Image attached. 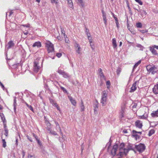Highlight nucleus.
Wrapping results in <instances>:
<instances>
[{"mask_svg": "<svg viewBox=\"0 0 158 158\" xmlns=\"http://www.w3.org/2000/svg\"><path fill=\"white\" fill-rule=\"evenodd\" d=\"M125 145L123 143H122L119 145V153L117 155V156L123 157L124 155H127V150L124 148Z\"/></svg>", "mask_w": 158, "mask_h": 158, "instance_id": "obj_1", "label": "nucleus"}, {"mask_svg": "<svg viewBox=\"0 0 158 158\" xmlns=\"http://www.w3.org/2000/svg\"><path fill=\"white\" fill-rule=\"evenodd\" d=\"M110 145L111 143H110V145L108 148L107 150L108 152H110L111 155L113 157L115 155L118 154H117V152L118 150V147L117 144H115L113 146L112 149H110Z\"/></svg>", "mask_w": 158, "mask_h": 158, "instance_id": "obj_2", "label": "nucleus"}, {"mask_svg": "<svg viewBox=\"0 0 158 158\" xmlns=\"http://www.w3.org/2000/svg\"><path fill=\"white\" fill-rule=\"evenodd\" d=\"M146 69L148 72L151 73L152 74H154L158 71L157 67L155 65L153 66L151 65H148L146 67Z\"/></svg>", "mask_w": 158, "mask_h": 158, "instance_id": "obj_3", "label": "nucleus"}, {"mask_svg": "<svg viewBox=\"0 0 158 158\" xmlns=\"http://www.w3.org/2000/svg\"><path fill=\"white\" fill-rule=\"evenodd\" d=\"M135 149L139 153H142L143 152L145 149V146L144 144L140 143L138 145H135Z\"/></svg>", "mask_w": 158, "mask_h": 158, "instance_id": "obj_4", "label": "nucleus"}, {"mask_svg": "<svg viewBox=\"0 0 158 158\" xmlns=\"http://www.w3.org/2000/svg\"><path fill=\"white\" fill-rule=\"evenodd\" d=\"M137 133L139 134L140 135L142 134V132L137 131L135 130H133L132 131V136L135 138L136 140H139L140 139V136L139 135L137 134Z\"/></svg>", "mask_w": 158, "mask_h": 158, "instance_id": "obj_5", "label": "nucleus"}, {"mask_svg": "<svg viewBox=\"0 0 158 158\" xmlns=\"http://www.w3.org/2000/svg\"><path fill=\"white\" fill-rule=\"evenodd\" d=\"M46 46L47 48L48 52H54V48L53 44L49 41L47 42Z\"/></svg>", "mask_w": 158, "mask_h": 158, "instance_id": "obj_6", "label": "nucleus"}, {"mask_svg": "<svg viewBox=\"0 0 158 158\" xmlns=\"http://www.w3.org/2000/svg\"><path fill=\"white\" fill-rule=\"evenodd\" d=\"M135 145L132 144L128 143V145L127 146V148H126V149L127 150V153L130 150H134L135 148Z\"/></svg>", "mask_w": 158, "mask_h": 158, "instance_id": "obj_7", "label": "nucleus"}, {"mask_svg": "<svg viewBox=\"0 0 158 158\" xmlns=\"http://www.w3.org/2000/svg\"><path fill=\"white\" fill-rule=\"evenodd\" d=\"M40 67L38 66V63L36 61L34 62V72L37 73L40 69Z\"/></svg>", "mask_w": 158, "mask_h": 158, "instance_id": "obj_8", "label": "nucleus"}, {"mask_svg": "<svg viewBox=\"0 0 158 158\" xmlns=\"http://www.w3.org/2000/svg\"><path fill=\"white\" fill-rule=\"evenodd\" d=\"M125 109V107L124 105L122 106L121 107V110L120 113V117L122 118L124 117Z\"/></svg>", "mask_w": 158, "mask_h": 158, "instance_id": "obj_9", "label": "nucleus"}, {"mask_svg": "<svg viewBox=\"0 0 158 158\" xmlns=\"http://www.w3.org/2000/svg\"><path fill=\"white\" fill-rule=\"evenodd\" d=\"M81 102L79 103V108L81 112L84 111L85 110V106L82 99H81Z\"/></svg>", "mask_w": 158, "mask_h": 158, "instance_id": "obj_10", "label": "nucleus"}, {"mask_svg": "<svg viewBox=\"0 0 158 158\" xmlns=\"http://www.w3.org/2000/svg\"><path fill=\"white\" fill-rule=\"evenodd\" d=\"M138 83V81H135L133 84L132 86L130 91V92H133L137 88V84Z\"/></svg>", "mask_w": 158, "mask_h": 158, "instance_id": "obj_11", "label": "nucleus"}, {"mask_svg": "<svg viewBox=\"0 0 158 158\" xmlns=\"http://www.w3.org/2000/svg\"><path fill=\"white\" fill-rule=\"evenodd\" d=\"M75 46L76 47L75 50L77 53L79 54H81V48L79 44L76 43V45H75Z\"/></svg>", "mask_w": 158, "mask_h": 158, "instance_id": "obj_12", "label": "nucleus"}, {"mask_svg": "<svg viewBox=\"0 0 158 158\" xmlns=\"http://www.w3.org/2000/svg\"><path fill=\"white\" fill-rule=\"evenodd\" d=\"M102 17L103 19L104 23L106 26L107 25V21L106 19V14L104 12L103 10L102 11Z\"/></svg>", "mask_w": 158, "mask_h": 158, "instance_id": "obj_13", "label": "nucleus"}, {"mask_svg": "<svg viewBox=\"0 0 158 158\" xmlns=\"http://www.w3.org/2000/svg\"><path fill=\"white\" fill-rule=\"evenodd\" d=\"M15 45L14 42L12 41H10L8 43V44L6 46V48L7 49H10L12 47H13Z\"/></svg>", "mask_w": 158, "mask_h": 158, "instance_id": "obj_14", "label": "nucleus"}, {"mask_svg": "<svg viewBox=\"0 0 158 158\" xmlns=\"http://www.w3.org/2000/svg\"><path fill=\"white\" fill-rule=\"evenodd\" d=\"M135 124L136 127L139 128H141L143 126L142 123L139 120H137L136 121L135 123Z\"/></svg>", "mask_w": 158, "mask_h": 158, "instance_id": "obj_15", "label": "nucleus"}, {"mask_svg": "<svg viewBox=\"0 0 158 158\" xmlns=\"http://www.w3.org/2000/svg\"><path fill=\"white\" fill-rule=\"evenodd\" d=\"M68 98L71 103L73 106H75L77 104V102L75 100L73 99V98L71 96H68Z\"/></svg>", "mask_w": 158, "mask_h": 158, "instance_id": "obj_16", "label": "nucleus"}, {"mask_svg": "<svg viewBox=\"0 0 158 158\" xmlns=\"http://www.w3.org/2000/svg\"><path fill=\"white\" fill-rule=\"evenodd\" d=\"M55 124L56 125V130L57 131H59L60 132L61 134H62V133L61 131V129H60V126L59 124L57 122H55Z\"/></svg>", "mask_w": 158, "mask_h": 158, "instance_id": "obj_17", "label": "nucleus"}, {"mask_svg": "<svg viewBox=\"0 0 158 158\" xmlns=\"http://www.w3.org/2000/svg\"><path fill=\"white\" fill-rule=\"evenodd\" d=\"M153 91L155 94H158V84L154 86L153 88Z\"/></svg>", "mask_w": 158, "mask_h": 158, "instance_id": "obj_18", "label": "nucleus"}, {"mask_svg": "<svg viewBox=\"0 0 158 158\" xmlns=\"http://www.w3.org/2000/svg\"><path fill=\"white\" fill-rule=\"evenodd\" d=\"M77 3L80 6L83 7L84 6L85 4L83 0H77Z\"/></svg>", "mask_w": 158, "mask_h": 158, "instance_id": "obj_19", "label": "nucleus"}, {"mask_svg": "<svg viewBox=\"0 0 158 158\" xmlns=\"http://www.w3.org/2000/svg\"><path fill=\"white\" fill-rule=\"evenodd\" d=\"M55 53L54 52H48V56L52 58V59H54V58Z\"/></svg>", "mask_w": 158, "mask_h": 158, "instance_id": "obj_20", "label": "nucleus"}, {"mask_svg": "<svg viewBox=\"0 0 158 158\" xmlns=\"http://www.w3.org/2000/svg\"><path fill=\"white\" fill-rule=\"evenodd\" d=\"M41 46V44L40 42L39 41L36 42L33 45L32 47H37L38 48L40 47Z\"/></svg>", "mask_w": 158, "mask_h": 158, "instance_id": "obj_21", "label": "nucleus"}, {"mask_svg": "<svg viewBox=\"0 0 158 158\" xmlns=\"http://www.w3.org/2000/svg\"><path fill=\"white\" fill-rule=\"evenodd\" d=\"M150 51L154 55H158V54L157 53L156 50L154 49L153 47H150Z\"/></svg>", "mask_w": 158, "mask_h": 158, "instance_id": "obj_22", "label": "nucleus"}, {"mask_svg": "<svg viewBox=\"0 0 158 158\" xmlns=\"http://www.w3.org/2000/svg\"><path fill=\"white\" fill-rule=\"evenodd\" d=\"M151 115L152 117H158V109L156 111L152 113L151 114Z\"/></svg>", "mask_w": 158, "mask_h": 158, "instance_id": "obj_23", "label": "nucleus"}, {"mask_svg": "<svg viewBox=\"0 0 158 158\" xmlns=\"http://www.w3.org/2000/svg\"><path fill=\"white\" fill-rule=\"evenodd\" d=\"M112 43L113 47L114 48H115L117 47L116 40L115 38H113L112 40Z\"/></svg>", "mask_w": 158, "mask_h": 158, "instance_id": "obj_24", "label": "nucleus"}, {"mask_svg": "<svg viewBox=\"0 0 158 158\" xmlns=\"http://www.w3.org/2000/svg\"><path fill=\"white\" fill-rule=\"evenodd\" d=\"M0 116L3 122H6V120L5 117L3 113H0Z\"/></svg>", "mask_w": 158, "mask_h": 158, "instance_id": "obj_25", "label": "nucleus"}, {"mask_svg": "<svg viewBox=\"0 0 158 158\" xmlns=\"http://www.w3.org/2000/svg\"><path fill=\"white\" fill-rule=\"evenodd\" d=\"M141 61L139 60L137 63H136L134 65L133 68V70L134 71L135 68L137 67V66L141 63Z\"/></svg>", "mask_w": 158, "mask_h": 158, "instance_id": "obj_26", "label": "nucleus"}, {"mask_svg": "<svg viewBox=\"0 0 158 158\" xmlns=\"http://www.w3.org/2000/svg\"><path fill=\"white\" fill-rule=\"evenodd\" d=\"M107 98L102 97L101 100V103L103 104H105L106 102Z\"/></svg>", "mask_w": 158, "mask_h": 158, "instance_id": "obj_27", "label": "nucleus"}, {"mask_svg": "<svg viewBox=\"0 0 158 158\" xmlns=\"http://www.w3.org/2000/svg\"><path fill=\"white\" fill-rule=\"evenodd\" d=\"M99 73L101 77H104L103 73L102 72V69H99L98 70Z\"/></svg>", "mask_w": 158, "mask_h": 158, "instance_id": "obj_28", "label": "nucleus"}, {"mask_svg": "<svg viewBox=\"0 0 158 158\" xmlns=\"http://www.w3.org/2000/svg\"><path fill=\"white\" fill-rule=\"evenodd\" d=\"M49 101L52 104V105L53 106H55V104H57L56 102L52 99L50 98H49Z\"/></svg>", "mask_w": 158, "mask_h": 158, "instance_id": "obj_29", "label": "nucleus"}, {"mask_svg": "<svg viewBox=\"0 0 158 158\" xmlns=\"http://www.w3.org/2000/svg\"><path fill=\"white\" fill-rule=\"evenodd\" d=\"M36 140L40 148H42V147H43V145H42L41 141H40L39 139H36Z\"/></svg>", "mask_w": 158, "mask_h": 158, "instance_id": "obj_30", "label": "nucleus"}, {"mask_svg": "<svg viewBox=\"0 0 158 158\" xmlns=\"http://www.w3.org/2000/svg\"><path fill=\"white\" fill-rule=\"evenodd\" d=\"M155 133V131L154 129H152L150 130L148 133V135L150 136Z\"/></svg>", "mask_w": 158, "mask_h": 158, "instance_id": "obj_31", "label": "nucleus"}, {"mask_svg": "<svg viewBox=\"0 0 158 158\" xmlns=\"http://www.w3.org/2000/svg\"><path fill=\"white\" fill-rule=\"evenodd\" d=\"M136 46L140 48V50H143V49L144 48V47L143 46L139 44H137Z\"/></svg>", "mask_w": 158, "mask_h": 158, "instance_id": "obj_32", "label": "nucleus"}, {"mask_svg": "<svg viewBox=\"0 0 158 158\" xmlns=\"http://www.w3.org/2000/svg\"><path fill=\"white\" fill-rule=\"evenodd\" d=\"M25 103L26 104L27 106L32 111H33V107L31 106L30 105H29L27 102H25Z\"/></svg>", "mask_w": 158, "mask_h": 158, "instance_id": "obj_33", "label": "nucleus"}, {"mask_svg": "<svg viewBox=\"0 0 158 158\" xmlns=\"http://www.w3.org/2000/svg\"><path fill=\"white\" fill-rule=\"evenodd\" d=\"M68 3L69 5V6L71 8H73V3H72V0H71V2H69V1H68Z\"/></svg>", "mask_w": 158, "mask_h": 158, "instance_id": "obj_34", "label": "nucleus"}, {"mask_svg": "<svg viewBox=\"0 0 158 158\" xmlns=\"http://www.w3.org/2000/svg\"><path fill=\"white\" fill-rule=\"evenodd\" d=\"M60 29H61V33L62 34H63L64 36V37H65V36L67 37V35H66L65 34V31H64V28H62V27H60Z\"/></svg>", "mask_w": 158, "mask_h": 158, "instance_id": "obj_35", "label": "nucleus"}, {"mask_svg": "<svg viewBox=\"0 0 158 158\" xmlns=\"http://www.w3.org/2000/svg\"><path fill=\"white\" fill-rule=\"evenodd\" d=\"M2 142L3 143L2 146L4 148H5L6 146V142L5 139H2Z\"/></svg>", "mask_w": 158, "mask_h": 158, "instance_id": "obj_36", "label": "nucleus"}, {"mask_svg": "<svg viewBox=\"0 0 158 158\" xmlns=\"http://www.w3.org/2000/svg\"><path fill=\"white\" fill-rule=\"evenodd\" d=\"M62 75L63 76V77L65 78H67L69 77V76L68 74L66 73H65V72H64L62 74Z\"/></svg>", "mask_w": 158, "mask_h": 158, "instance_id": "obj_37", "label": "nucleus"}, {"mask_svg": "<svg viewBox=\"0 0 158 158\" xmlns=\"http://www.w3.org/2000/svg\"><path fill=\"white\" fill-rule=\"evenodd\" d=\"M107 94L105 91H104L102 93V97L107 98Z\"/></svg>", "mask_w": 158, "mask_h": 158, "instance_id": "obj_38", "label": "nucleus"}, {"mask_svg": "<svg viewBox=\"0 0 158 158\" xmlns=\"http://www.w3.org/2000/svg\"><path fill=\"white\" fill-rule=\"evenodd\" d=\"M136 26L137 27L140 28L142 27V25L140 23H136Z\"/></svg>", "mask_w": 158, "mask_h": 158, "instance_id": "obj_39", "label": "nucleus"}, {"mask_svg": "<svg viewBox=\"0 0 158 158\" xmlns=\"http://www.w3.org/2000/svg\"><path fill=\"white\" fill-rule=\"evenodd\" d=\"M110 83L109 81H108L106 82V85L107 88H109L110 86Z\"/></svg>", "mask_w": 158, "mask_h": 158, "instance_id": "obj_40", "label": "nucleus"}, {"mask_svg": "<svg viewBox=\"0 0 158 158\" xmlns=\"http://www.w3.org/2000/svg\"><path fill=\"white\" fill-rule=\"evenodd\" d=\"M88 37V39L89 40V42L90 43V44H91V43H92V41L91 40L89 39V38L90 37V34L89 33H86Z\"/></svg>", "mask_w": 158, "mask_h": 158, "instance_id": "obj_41", "label": "nucleus"}, {"mask_svg": "<svg viewBox=\"0 0 158 158\" xmlns=\"http://www.w3.org/2000/svg\"><path fill=\"white\" fill-rule=\"evenodd\" d=\"M61 89L63 90V92L64 93H67V91L66 89L64 87L61 86L60 87Z\"/></svg>", "mask_w": 158, "mask_h": 158, "instance_id": "obj_42", "label": "nucleus"}, {"mask_svg": "<svg viewBox=\"0 0 158 158\" xmlns=\"http://www.w3.org/2000/svg\"><path fill=\"white\" fill-rule=\"evenodd\" d=\"M4 131H5L4 135L6 137H7L8 133V129L4 130Z\"/></svg>", "mask_w": 158, "mask_h": 158, "instance_id": "obj_43", "label": "nucleus"}, {"mask_svg": "<svg viewBox=\"0 0 158 158\" xmlns=\"http://www.w3.org/2000/svg\"><path fill=\"white\" fill-rule=\"evenodd\" d=\"M121 71V68L120 67L118 68L117 70V73L118 75L119 74Z\"/></svg>", "mask_w": 158, "mask_h": 158, "instance_id": "obj_44", "label": "nucleus"}, {"mask_svg": "<svg viewBox=\"0 0 158 158\" xmlns=\"http://www.w3.org/2000/svg\"><path fill=\"white\" fill-rule=\"evenodd\" d=\"M55 106H54L56 107L58 110L59 111H60V107L57 104H55Z\"/></svg>", "mask_w": 158, "mask_h": 158, "instance_id": "obj_45", "label": "nucleus"}, {"mask_svg": "<svg viewBox=\"0 0 158 158\" xmlns=\"http://www.w3.org/2000/svg\"><path fill=\"white\" fill-rule=\"evenodd\" d=\"M64 71L58 69V72L60 74L62 75Z\"/></svg>", "mask_w": 158, "mask_h": 158, "instance_id": "obj_46", "label": "nucleus"}, {"mask_svg": "<svg viewBox=\"0 0 158 158\" xmlns=\"http://www.w3.org/2000/svg\"><path fill=\"white\" fill-rule=\"evenodd\" d=\"M135 1L138 3L140 5H143V2L140 0H135Z\"/></svg>", "mask_w": 158, "mask_h": 158, "instance_id": "obj_47", "label": "nucleus"}, {"mask_svg": "<svg viewBox=\"0 0 158 158\" xmlns=\"http://www.w3.org/2000/svg\"><path fill=\"white\" fill-rule=\"evenodd\" d=\"M58 0H51V2L52 3H54L56 4L58 3Z\"/></svg>", "mask_w": 158, "mask_h": 158, "instance_id": "obj_48", "label": "nucleus"}, {"mask_svg": "<svg viewBox=\"0 0 158 158\" xmlns=\"http://www.w3.org/2000/svg\"><path fill=\"white\" fill-rule=\"evenodd\" d=\"M3 125H4V129H8L7 127V126L6 125V122H3Z\"/></svg>", "mask_w": 158, "mask_h": 158, "instance_id": "obj_49", "label": "nucleus"}, {"mask_svg": "<svg viewBox=\"0 0 158 158\" xmlns=\"http://www.w3.org/2000/svg\"><path fill=\"white\" fill-rule=\"evenodd\" d=\"M115 23L116 24V26L118 28L119 27V23L118 22V20L116 19V20L115 21Z\"/></svg>", "mask_w": 158, "mask_h": 158, "instance_id": "obj_50", "label": "nucleus"}, {"mask_svg": "<svg viewBox=\"0 0 158 158\" xmlns=\"http://www.w3.org/2000/svg\"><path fill=\"white\" fill-rule=\"evenodd\" d=\"M56 56L58 58H60L62 56V54L61 53H57L56 54Z\"/></svg>", "mask_w": 158, "mask_h": 158, "instance_id": "obj_51", "label": "nucleus"}, {"mask_svg": "<svg viewBox=\"0 0 158 158\" xmlns=\"http://www.w3.org/2000/svg\"><path fill=\"white\" fill-rule=\"evenodd\" d=\"M141 33H144L145 32H148V30H139Z\"/></svg>", "mask_w": 158, "mask_h": 158, "instance_id": "obj_52", "label": "nucleus"}, {"mask_svg": "<svg viewBox=\"0 0 158 158\" xmlns=\"http://www.w3.org/2000/svg\"><path fill=\"white\" fill-rule=\"evenodd\" d=\"M50 133L51 134H52L54 135H57V133L55 131H50Z\"/></svg>", "mask_w": 158, "mask_h": 158, "instance_id": "obj_53", "label": "nucleus"}, {"mask_svg": "<svg viewBox=\"0 0 158 158\" xmlns=\"http://www.w3.org/2000/svg\"><path fill=\"white\" fill-rule=\"evenodd\" d=\"M28 158H35V156L34 155L28 154Z\"/></svg>", "mask_w": 158, "mask_h": 158, "instance_id": "obj_54", "label": "nucleus"}, {"mask_svg": "<svg viewBox=\"0 0 158 158\" xmlns=\"http://www.w3.org/2000/svg\"><path fill=\"white\" fill-rule=\"evenodd\" d=\"M44 86L46 89H48V90L49 89L48 88V86L47 84L45 83L44 84Z\"/></svg>", "mask_w": 158, "mask_h": 158, "instance_id": "obj_55", "label": "nucleus"}, {"mask_svg": "<svg viewBox=\"0 0 158 158\" xmlns=\"http://www.w3.org/2000/svg\"><path fill=\"white\" fill-rule=\"evenodd\" d=\"M111 14L113 16V17L114 18L115 21L116 20V19L118 20L117 18L115 17V15L112 12Z\"/></svg>", "mask_w": 158, "mask_h": 158, "instance_id": "obj_56", "label": "nucleus"}, {"mask_svg": "<svg viewBox=\"0 0 158 158\" xmlns=\"http://www.w3.org/2000/svg\"><path fill=\"white\" fill-rule=\"evenodd\" d=\"M16 102H14V111H15V110L16 109Z\"/></svg>", "mask_w": 158, "mask_h": 158, "instance_id": "obj_57", "label": "nucleus"}, {"mask_svg": "<svg viewBox=\"0 0 158 158\" xmlns=\"http://www.w3.org/2000/svg\"><path fill=\"white\" fill-rule=\"evenodd\" d=\"M27 139H29L30 141H31V142H32V140L31 139V137H30V136H28V135H27Z\"/></svg>", "mask_w": 158, "mask_h": 158, "instance_id": "obj_58", "label": "nucleus"}, {"mask_svg": "<svg viewBox=\"0 0 158 158\" xmlns=\"http://www.w3.org/2000/svg\"><path fill=\"white\" fill-rule=\"evenodd\" d=\"M16 143H15V144L16 145H17L18 144V137H16Z\"/></svg>", "mask_w": 158, "mask_h": 158, "instance_id": "obj_59", "label": "nucleus"}, {"mask_svg": "<svg viewBox=\"0 0 158 158\" xmlns=\"http://www.w3.org/2000/svg\"><path fill=\"white\" fill-rule=\"evenodd\" d=\"M141 13H142V14H144L145 15H146L147 14V13L144 10H143L142 11H141Z\"/></svg>", "mask_w": 158, "mask_h": 158, "instance_id": "obj_60", "label": "nucleus"}, {"mask_svg": "<svg viewBox=\"0 0 158 158\" xmlns=\"http://www.w3.org/2000/svg\"><path fill=\"white\" fill-rule=\"evenodd\" d=\"M123 132L125 134H127V133L128 132L127 131V130L126 129H124L123 131Z\"/></svg>", "mask_w": 158, "mask_h": 158, "instance_id": "obj_61", "label": "nucleus"}, {"mask_svg": "<svg viewBox=\"0 0 158 158\" xmlns=\"http://www.w3.org/2000/svg\"><path fill=\"white\" fill-rule=\"evenodd\" d=\"M33 136L35 138L36 140V139H38V137L36 135H35L34 134H33Z\"/></svg>", "mask_w": 158, "mask_h": 158, "instance_id": "obj_62", "label": "nucleus"}, {"mask_svg": "<svg viewBox=\"0 0 158 158\" xmlns=\"http://www.w3.org/2000/svg\"><path fill=\"white\" fill-rule=\"evenodd\" d=\"M152 47H153L154 48H156L157 49H158V46L154 45L153 46H152Z\"/></svg>", "mask_w": 158, "mask_h": 158, "instance_id": "obj_63", "label": "nucleus"}, {"mask_svg": "<svg viewBox=\"0 0 158 158\" xmlns=\"http://www.w3.org/2000/svg\"><path fill=\"white\" fill-rule=\"evenodd\" d=\"M0 85L2 88H4V86L2 83L0 82Z\"/></svg>", "mask_w": 158, "mask_h": 158, "instance_id": "obj_64", "label": "nucleus"}]
</instances>
